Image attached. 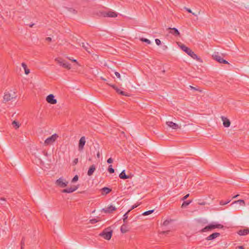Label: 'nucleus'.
Listing matches in <instances>:
<instances>
[{"label":"nucleus","instance_id":"nucleus-18","mask_svg":"<svg viewBox=\"0 0 249 249\" xmlns=\"http://www.w3.org/2000/svg\"><path fill=\"white\" fill-rule=\"evenodd\" d=\"M166 124L170 126V127L174 129H177L178 128H180V127L178 126V124L174 123L171 121H168L166 122Z\"/></svg>","mask_w":249,"mask_h":249},{"label":"nucleus","instance_id":"nucleus-15","mask_svg":"<svg viewBox=\"0 0 249 249\" xmlns=\"http://www.w3.org/2000/svg\"><path fill=\"white\" fill-rule=\"evenodd\" d=\"M170 30L169 33L172 34L175 36H180V33L178 31V30L176 28H169L168 29Z\"/></svg>","mask_w":249,"mask_h":249},{"label":"nucleus","instance_id":"nucleus-35","mask_svg":"<svg viewBox=\"0 0 249 249\" xmlns=\"http://www.w3.org/2000/svg\"><path fill=\"white\" fill-rule=\"evenodd\" d=\"M24 245V238H23L21 241V249H23Z\"/></svg>","mask_w":249,"mask_h":249},{"label":"nucleus","instance_id":"nucleus-24","mask_svg":"<svg viewBox=\"0 0 249 249\" xmlns=\"http://www.w3.org/2000/svg\"><path fill=\"white\" fill-rule=\"evenodd\" d=\"M82 47L87 51L89 53H91L89 49H90V47L88 43H85L84 42L82 43Z\"/></svg>","mask_w":249,"mask_h":249},{"label":"nucleus","instance_id":"nucleus-44","mask_svg":"<svg viewBox=\"0 0 249 249\" xmlns=\"http://www.w3.org/2000/svg\"><path fill=\"white\" fill-rule=\"evenodd\" d=\"M198 204L199 205H205L206 204V202L205 201L199 202Z\"/></svg>","mask_w":249,"mask_h":249},{"label":"nucleus","instance_id":"nucleus-51","mask_svg":"<svg viewBox=\"0 0 249 249\" xmlns=\"http://www.w3.org/2000/svg\"><path fill=\"white\" fill-rule=\"evenodd\" d=\"M169 231H162V233L163 234H165V233H167Z\"/></svg>","mask_w":249,"mask_h":249},{"label":"nucleus","instance_id":"nucleus-17","mask_svg":"<svg viewBox=\"0 0 249 249\" xmlns=\"http://www.w3.org/2000/svg\"><path fill=\"white\" fill-rule=\"evenodd\" d=\"M220 234L219 232H214L206 237V239L207 240H212L220 236Z\"/></svg>","mask_w":249,"mask_h":249},{"label":"nucleus","instance_id":"nucleus-26","mask_svg":"<svg viewBox=\"0 0 249 249\" xmlns=\"http://www.w3.org/2000/svg\"><path fill=\"white\" fill-rule=\"evenodd\" d=\"M236 203H239L240 205L242 206H244L245 205V202L244 200L242 199H239L237 201H234L231 204H236Z\"/></svg>","mask_w":249,"mask_h":249},{"label":"nucleus","instance_id":"nucleus-30","mask_svg":"<svg viewBox=\"0 0 249 249\" xmlns=\"http://www.w3.org/2000/svg\"><path fill=\"white\" fill-rule=\"evenodd\" d=\"M108 171L110 173H114V169L112 168V166L111 165H110L109 166H108Z\"/></svg>","mask_w":249,"mask_h":249},{"label":"nucleus","instance_id":"nucleus-1","mask_svg":"<svg viewBox=\"0 0 249 249\" xmlns=\"http://www.w3.org/2000/svg\"><path fill=\"white\" fill-rule=\"evenodd\" d=\"M180 48L182 51L185 52L188 55L190 56L192 58L194 59H196L197 61L200 62H202V59L199 57L195 53L191 50L189 48L186 47L184 44H181L180 46Z\"/></svg>","mask_w":249,"mask_h":249},{"label":"nucleus","instance_id":"nucleus-46","mask_svg":"<svg viewBox=\"0 0 249 249\" xmlns=\"http://www.w3.org/2000/svg\"><path fill=\"white\" fill-rule=\"evenodd\" d=\"M190 88L191 89H194V90H199V91H201V90H199L198 89L196 88V87H193L192 86H190Z\"/></svg>","mask_w":249,"mask_h":249},{"label":"nucleus","instance_id":"nucleus-2","mask_svg":"<svg viewBox=\"0 0 249 249\" xmlns=\"http://www.w3.org/2000/svg\"><path fill=\"white\" fill-rule=\"evenodd\" d=\"M224 228V226L220 224H217L216 223H212L209 224L208 226L205 227L203 228L200 231L201 232H206L208 231H211L213 230L218 228V229H223Z\"/></svg>","mask_w":249,"mask_h":249},{"label":"nucleus","instance_id":"nucleus-55","mask_svg":"<svg viewBox=\"0 0 249 249\" xmlns=\"http://www.w3.org/2000/svg\"><path fill=\"white\" fill-rule=\"evenodd\" d=\"M164 48L166 49V48H167V47L165 46V47H164Z\"/></svg>","mask_w":249,"mask_h":249},{"label":"nucleus","instance_id":"nucleus-52","mask_svg":"<svg viewBox=\"0 0 249 249\" xmlns=\"http://www.w3.org/2000/svg\"><path fill=\"white\" fill-rule=\"evenodd\" d=\"M43 153H44V154L45 155V156H47V152H45V151H43Z\"/></svg>","mask_w":249,"mask_h":249},{"label":"nucleus","instance_id":"nucleus-54","mask_svg":"<svg viewBox=\"0 0 249 249\" xmlns=\"http://www.w3.org/2000/svg\"><path fill=\"white\" fill-rule=\"evenodd\" d=\"M34 25V24L32 23V24H31L29 25V27H32Z\"/></svg>","mask_w":249,"mask_h":249},{"label":"nucleus","instance_id":"nucleus-43","mask_svg":"<svg viewBox=\"0 0 249 249\" xmlns=\"http://www.w3.org/2000/svg\"><path fill=\"white\" fill-rule=\"evenodd\" d=\"M112 162H113V159L111 158H109L107 160V162L108 163H112Z\"/></svg>","mask_w":249,"mask_h":249},{"label":"nucleus","instance_id":"nucleus-8","mask_svg":"<svg viewBox=\"0 0 249 249\" xmlns=\"http://www.w3.org/2000/svg\"><path fill=\"white\" fill-rule=\"evenodd\" d=\"M118 14L114 11H103L100 12V16L103 17L115 18L117 17Z\"/></svg>","mask_w":249,"mask_h":249},{"label":"nucleus","instance_id":"nucleus-4","mask_svg":"<svg viewBox=\"0 0 249 249\" xmlns=\"http://www.w3.org/2000/svg\"><path fill=\"white\" fill-rule=\"evenodd\" d=\"M17 97L16 93L15 92L10 90L6 91L3 96V102H7L16 99Z\"/></svg>","mask_w":249,"mask_h":249},{"label":"nucleus","instance_id":"nucleus-29","mask_svg":"<svg viewBox=\"0 0 249 249\" xmlns=\"http://www.w3.org/2000/svg\"><path fill=\"white\" fill-rule=\"evenodd\" d=\"M12 124L16 128V129L18 128L19 127V123L18 122L16 121H14L12 122Z\"/></svg>","mask_w":249,"mask_h":249},{"label":"nucleus","instance_id":"nucleus-25","mask_svg":"<svg viewBox=\"0 0 249 249\" xmlns=\"http://www.w3.org/2000/svg\"><path fill=\"white\" fill-rule=\"evenodd\" d=\"M21 66L25 71V73L28 74L30 73V70L27 68V66L25 63H22Z\"/></svg>","mask_w":249,"mask_h":249},{"label":"nucleus","instance_id":"nucleus-9","mask_svg":"<svg viewBox=\"0 0 249 249\" xmlns=\"http://www.w3.org/2000/svg\"><path fill=\"white\" fill-rule=\"evenodd\" d=\"M213 57L214 59L216 60L217 62H219L220 63L229 64L228 62L226 60L224 59L223 58H222L219 55L218 53H215L214 54H213Z\"/></svg>","mask_w":249,"mask_h":249},{"label":"nucleus","instance_id":"nucleus-10","mask_svg":"<svg viewBox=\"0 0 249 249\" xmlns=\"http://www.w3.org/2000/svg\"><path fill=\"white\" fill-rule=\"evenodd\" d=\"M85 143H86L85 137L82 136L80 138V139L79 141V143H78V150L80 152H81L83 150Z\"/></svg>","mask_w":249,"mask_h":249},{"label":"nucleus","instance_id":"nucleus-36","mask_svg":"<svg viewBox=\"0 0 249 249\" xmlns=\"http://www.w3.org/2000/svg\"><path fill=\"white\" fill-rule=\"evenodd\" d=\"M184 9L189 13H192L193 15H195L194 13H193L192 10L188 8L185 7Z\"/></svg>","mask_w":249,"mask_h":249},{"label":"nucleus","instance_id":"nucleus-22","mask_svg":"<svg viewBox=\"0 0 249 249\" xmlns=\"http://www.w3.org/2000/svg\"><path fill=\"white\" fill-rule=\"evenodd\" d=\"M119 177L121 179H125L130 178V177L125 174V170H123L119 175Z\"/></svg>","mask_w":249,"mask_h":249},{"label":"nucleus","instance_id":"nucleus-11","mask_svg":"<svg viewBox=\"0 0 249 249\" xmlns=\"http://www.w3.org/2000/svg\"><path fill=\"white\" fill-rule=\"evenodd\" d=\"M110 87H111L113 89H114L118 93L122 95H124L127 97H129L130 96V94L128 93H126L121 89H120L117 86H116L115 85H111L108 84Z\"/></svg>","mask_w":249,"mask_h":249},{"label":"nucleus","instance_id":"nucleus-21","mask_svg":"<svg viewBox=\"0 0 249 249\" xmlns=\"http://www.w3.org/2000/svg\"><path fill=\"white\" fill-rule=\"evenodd\" d=\"M101 191L102 195H106L111 191V189L108 187H105L101 190Z\"/></svg>","mask_w":249,"mask_h":249},{"label":"nucleus","instance_id":"nucleus-5","mask_svg":"<svg viewBox=\"0 0 249 249\" xmlns=\"http://www.w3.org/2000/svg\"><path fill=\"white\" fill-rule=\"evenodd\" d=\"M55 60L63 68L69 70L71 69V65L66 61L63 60L60 58H57L55 59Z\"/></svg>","mask_w":249,"mask_h":249},{"label":"nucleus","instance_id":"nucleus-28","mask_svg":"<svg viewBox=\"0 0 249 249\" xmlns=\"http://www.w3.org/2000/svg\"><path fill=\"white\" fill-rule=\"evenodd\" d=\"M192 202V200H187V201H184L183 203L182 204L181 207L184 208L189 205L191 202Z\"/></svg>","mask_w":249,"mask_h":249},{"label":"nucleus","instance_id":"nucleus-27","mask_svg":"<svg viewBox=\"0 0 249 249\" xmlns=\"http://www.w3.org/2000/svg\"><path fill=\"white\" fill-rule=\"evenodd\" d=\"M130 212V210H128L123 216V221H124V224H126L127 222V219L128 218V214Z\"/></svg>","mask_w":249,"mask_h":249},{"label":"nucleus","instance_id":"nucleus-7","mask_svg":"<svg viewBox=\"0 0 249 249\" xmlns=\"http://www.w3.org/2000/svg\"><path fill=\"white\" fill-rule=\"evenodd\" d=\"M68 183V181H66L63 178H60L55 181V184L60 188H64L67 186Z\"/></svg>","mask_w":249,"mask_h":249},{"label":"nucleus","instance_id":"nucleus-45","mask_svg":"<svg viewBox=\"0 0 249 249\" xmlns=\"http://www.w3.org/2000/svg\"><path fill=\"white\" fill-rule=\"evenodd\" d=\"M115 75L118 78H120L121 77V75H120V74L118 72H115Z\"/></svg>","mask_w":249,"mask_h":249},{"label":"nucleus","instance_id":"nucleus-53","mask_svg":"<svg viewBox=\"0 0 249 249\" xmlns=\"http://www.w3.org/2000/svg\"><path fill=\"white\" fill-rule=\"evenodd\" d=\"M239 196V195H235V196H234L232 198H236V197H237Z\"/></svg>","mask_w":249,"mask_h":249},{"label":"nucleus","instance_id":"nucleus-38","mask_svg":"<svg viewBox=\"0 0 249 249\" xmlns=\"http://www.w3.org/2000/svg\"><path fill=\"white\" fill-rule=\"evenodd\" d=\"M97 222V220L96 219H92L90 220V223L91 224H95Z\"/></svg>","mask_w":249,"mask_h":249},{"label":"nucleus","instance_id":"nucleus-50","mask_svg":"<svg viewBox=\"0 0 249 249\" xmlns=\"http://www.w3.org/2000/svg\"><path fill=\"white\" fill-rule=\"evenodd\" d=\"M237 248H238V249H244V248L243 246H238L237 247Z\"/></svg>","mask_w":249,"mask_h":249},{"label":"nucleus","instance_id":"nucleus-16","mask_svg":"<svg viewBox=\"0 0 249 249\" xmlns=\"http://www.w3.org/2000/svg\"><path fill=\"white\" fill-rule=\"evenodd\" d=\"M221 119L223 121V124L224 127H228L230 126L231 122L227 118L222 116Z\"/></svg>","mask_w":249,"mask_h":249},{"label":"nucleus","instance_id":"nucleus-41","mask_svg":"<svg viewBox=\"0 0 249 249\" xmlns=\"http://www.w3.org/2000/svg\"><path fill=\"white\" fill-rule=\"evenodd\" d=\"M139 205V204H135L134 205H133L131 207V208L129 210H130V211L133 209H134L135 208H137L138 206Z\"/></svg>","mask_w":249,"mask_h":249},{"label":"nucleus","instance_id":"nucleus-13","mask_svg":"<svg viewBox=\"0 0 249 249\" xmlns=\"http://www.w3.org/2000/svg\"><path fill=\"white\" fill-rule=\"evenodd\" d=\"M46 101L48 103L51 104H55L57 103V101L54 99V96L53 94H50L47 96Z\"/></svg>","mask_w":249,"mask_h":249},{"label":"nucleus","instance_id":"nucleus-33","mask_svg":"<svg viewBox=\"0 0 249 249\" xmlns=\"http://www.w3.org/2000/svg\"><path fill=\"white\" fill-rule=\"evenodd\" d=\"M230 201H231V200L227 201H224L223 200H221L220 201V202H219V204L221 205H226L228 203H229Z\"/></svg>","mask_w":249,"mask_h":249},{"label":"nucleus","instance_id":"nucleus-31","mask_svg":"<svg viewBox=\"0 0 249 249\" xmlns=\"http://www.w3.org/2000/svg\"><path fill=\"white\" fill-rule=\"evenodd\" d=\"M140 40H141L142 41V42H146V43H147V44H150V43H151V41H150L149 39H147V38H141L140 39Z\"/></svg>","mask_w":249,"mask_h":249},{"label":"nucleus","instance_id":"nucleus-34","mask_svg":"<svg viewBox=\"0 0 249 249\" xmlns=\"http://www.w3.org/2000/svg\"><path fill=\"white\" fill-rule=\"evenodd\" d=\"M78 179V176L77 175H75L71 180V182H75L77 181Z\"/></svg>","mask_w":249,"mask_h":249},{"label":"nucleus","instance_id":"nucleus-23","mask_svg":"<svg viewBox=\"0 0 249 249\" xmlns=\"http://www.w3.org/2000/svg\"><path fill=\"white\" fill-rule=\"evenodd\" d=\"M120 230L123 233H126L129 231L127 226L126 225V224H124L121 226Z\"/></svg>","mask_w":249,"mask_h":249},{"label":"nucleus","instance_id":"nucleus-56","mask_svg":"<svg viewBox=\"0 0 249 249\" xmlns=\"http://www.w3.org/2000/svg\"><path fill=\"white\" fill-rule=\"evenodd\" d=\"M164 48L166 49V48H167V47L165 46V47H164Z\"/></svg>","mask_w":249,"mask_h":249},{"label":"nucleus","instance_id":"nucleus-14","mask_svg":"<svg viewBox=\"0 0 249 249\" xmlns=\"http://www.w3.org/2000/svg\"><path fill=\"white\" fill-rule=\"evenodd\" d=\"M78 186H74L70 188L65 189L62 190V193H71L78 189Z\"/></svg>","mask_w":249,"mask_h":249},{"label":"nucleus","instance_id":"nucleus-47","mask_svg":"<svg viewBox=\"0 0 249 249\" xmlns=\"http://www.w3.org/2000/svg\"><path fill=\"white\" fill-rule=\"evenodd\" d=\"M46 40L49 42H50L52 41V38L50 37H47L46 38Z\"/></svg>","mask_w":249,"mask_h":249},{"label":"nucleus","instance_id":"nucleus-40","mask_svg":"<svg viewBox=\"0 0 249 249\" xmlns=\"http://www.w3.org/2000/svg\"><path fill=\"white\" fill-rule=\"evenodd\" d=\"M189 194H187L186 195H185L184 196H183L181 198V200L184 201L185 199H186L189 197Z\"/></svg>","mask_w":249,"mask_h":249},{"label":"nucleus","instance_id":"nucleus-42","mask_svg":"<svg viewBox=\"0 0 249 249\" xmlns=\"http://www.w3.org/2000/svg\"><path fill=\"white\" fill-rule=\"evenodd\" d=\"M78 159L77 158L74 159V160L73 161V165H76L78 163Z\"/></svg>","mask_w":249,"mask_h":249},{"label":"nucleus","instance_id":"nucleus-32","mask_svg":"<svg viewBox=\"0 0 249 249\" xmlns=\"http://www.w3.org/2000/svg\"><path fill=\"white\" fill-rule=\"evenodd\" d=\"M153 212H154L153 210H149V211H148L144 212L142 213V215H149V214L152 213Z\"/></svg>","mask_w":249,"mask_h":249},{"label":"nucleus","instance_id":"nucleus-20","mask_svg":"<svg viewBox=\"0 0 249 249\" xmlns=\"http://www.w3.org/2000/svg\"><path fill=\"white\" fill-rule=\"evenodd\" d=\"M249 233V229L240 230L238 231V234L240 235H246Z\"/></svg>","mask_w":249,"mask_h":249},{"label":"nucleus","instance_id":"nucleus-39","mask_svg":"<svg viewBox=\"0 0 249 249\" xmlns=\"http://www.w3.org/2000/svg\"><path fill=\"white\" fill-rule=\"evenodd\" d=\"M155 42H156V44L158 46H159L161 44L160 40L159 39H156Z\"/></svg>","mask_w":249,"mask_h":249},{"label":"nucleus","instance_id":"nucleus-12","mask_svg":"<svg viewBox=\"0 0 249 249\" xmlns=\"http://www.w3.org/2000/svg\"><path fill=\"white\" fill-rule=\"evenodd\" d=\"M116 208L113 206L112 205H110L106 208H105L102 210V212H104L106 213H112L113 211H115Z\"/></svg>","mask_w":249,"mask_h":249},{"label":"nucleus","instance_id":"nucleus-49","mask_svg":"<svg viewBox=\"0 0 249 249\" xmlns=\"http://www.w3.org/2000/svg\"><path fill=\"white\" fill-rule=\"evenodd\" d=\"M97 157L98 158H100V152H99V151H98L97 152Z\"/></svg>","mask_w":249,"mask_h":249},{"label":"nucleus","instance_id":"nucleus-48","mask_svg":"<svg viewBox=\"0 0 249 249\" xmlns=\"http://www.w3.org/2000/svg\"><path fill=\"white\" fill-rule=\"evenodd\" d=\"M69 60H71L72 62H76V63H78L76 60V59H71L69 57H67Z\"/></svg>","mask_w":249,"mask_h":249},{"label":"nucleus","instance_id":"nucleus-3","mask_svg":"<svg viewBox=\"0 0 249 249\" xmlns=\"http://www.w3.org/2000/svg\"><path fill=\"white\" fill-rule=\"evenodd\" d=\"M113 231L110 227L105 229L99 235L104 239L109 240L111 239Z\"/></svg>","mask_w":249,"mask_h":249},{"label":"nucleus","instance_id":"nucleus-37","mask_svg":"<svg viewBox=\"0 0 249 249\" xmlns=\"http://www.w3.org/2000/svg\"><path fill=\"white\" fill-rule=\"evenodd\" d=\"M170 223V221L168 220H165L163 223V225L164 226H167Z\"/></svg>","mask_w":249,"mask_h":249},{"label":"nucleus","instance_id":"nucleus-19","mask_svg":"<svg viewBox=\"0 0 249 249\" xmlns=\"http://www.w3.org/2000/svg\"><path fill=\"white\" fill-rule=\"evenodd\" d=\"M95 169H96V167H95V165L93 164V165H91L88 170V173H87L88 175L89 176H91L93 174V173H94V172L95 171Z\"/></svg>","mask_w":249,"mask_h":249},{"label":"nucleus","instance_id":"nucleus-6","mask_svg":"<svg viewBox=\"0 0 249 249\" xmlns=\"http://www.w3.org/2000/svg\"><path fill=\"white\" fill-rule=\"evenodd\" d=\"M58 138V135L56 134H54L45 140L44 142V144L46 145L52 144Z\"/></svg>","mask_w":249,"mask_h":249}]
</instances>
